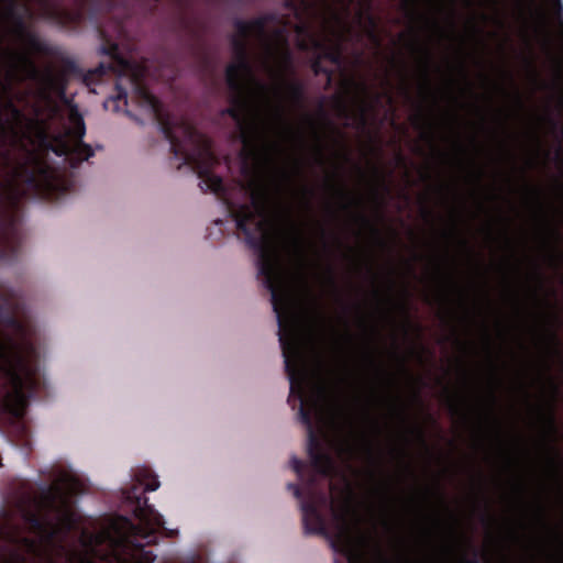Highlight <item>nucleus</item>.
<instances>
[{"label":"nucleus","mask_w":563,"mask_h":563,"mask_svg":"<svg viewBox=\"0 0 563 563\" xmlns=\"http://www.w3.org/2000/svg\"><path fill=\"white\" fill-rule=\"evenodd\" d=\"M548 121H549V123H550L554 129H556V128H558L559 122H558L554 118L549 117V118H548Z\"/></svg>","instance_id":"ea45409f"},{"label":"nucleus","mask_w":563,"mask_h":563,"mask_svg":"<svg viewBox=\"0 0 563 563\" xmlns=\"http://www.w3.org/2000/svg\"><path fill=\"white\" fill-rule=\"evenodd\" d=\"M547 423H548L550 432L552 434H555L558 432V429H556V424H555V417H554L553 410H551L547 415Z\"/></svg>","instance_id":"a878e982"},{"label":"nucleus","mask_w":563,"mask_h":563,"mask_svg":"<svg viewBox=\"0 0 563 563\" xmlns=\"http://www.w3.org/2000/svg\"><path fill=\"white\" fill-rule=\"evenodd\" d=\"M250 36H243L239 32L231 38V46L234 62L225 68V80L229 89H241V80H251L262 91L266 92L268 87L256 79L253 65L250 59L249 48Z\"/></svg>","instance_id":"0eeeda50"},{"label":"nucleus","mask_w":563,"mask_h":563,"mask_svg":"<svg viewBox=\"0 0 563 563\" xmlns=\"http://www.w3.org/2000/svg\"><path fill=\"white\" fill-rule=\"evenodd\" d=\"M336 103H338L341 114H343L344 117H347L349 111H347L346 103L340 98H336Z\"/></svg>","instance_id":"7c9ffc66"},{"label":"nucleus","mask_w":563,"mask_h":563,"mask_svg":"<svg viewBox=\"0 0 563 563\" xmlns=\"http://www.w3.org/2000/svg\"><path fill=\"white\" fill-rule=\"evenodd\" d=\"M466 563H478V560H477V552H475L474 554V558L471 559V560H467Z\"/></svg>","instance_id":"a19ab883"},{"label":"nucleus","mask_w":563,"mask_h":563,"mask_svg":"<svg viewBox=\"0 0 563 563\" xmlns=\"http://www.w3.org/2000/svg\"><path fill=\"white\" fill-rule=\"evenodd\" d=\"M352 202H353V201H351V200H350L349 202L344 203V205H343V208H344V209H350V207H351Z\"/></svg>","instance_id":"09e8293b"},{"label":"nucleus","mask_w":563,"mask_h":563,"mask_svg":"<svg viewBox=\"0 0 563 563\" xmlns=\"http://www.w3.org/2000/svg\"><path fill=\"white\" fill-rule=\"evenodd\" d=\"M13 3H18V0H0V15L4 12L7 7H10Z\"/></svg>","instance_id":"473e14b6"},{"label":"nucleus","mask_w":563,"mask_h":563,"mask_svg":"<svg viewBox=\"0 0 563 563\" xmlns=\"http://www.w3.org/2000/svg\"><path fill=\"white\" fill-rule=\"evenodd\" d=\"M230 91V106L223 110V114L238 126L243 145L240 152L242 173L251 177L247 181H239V192L244 199L242 202L232 199L223 179L212 172L218 158L212 152L211 141L186 119L163 114L156 98L154 106H150L155 111L173 155L181 161L180 165L190 166L197 174L202 192L211 191L222 201L238 231L243 234L245 244L256 254L257 276L271 295L277 332H300L287 272L271 234V217L280 192V181L289 183L291 177L276 166L275 154L280 146L268 140L266 131L257 122L245 80H241V89Z\"/></svg>","instance_id":"f257e3e1"},{"label":"nucleus","mask_w":563,"mask_h":563,"mask_svg":"<svg viewBox=\"0 0 563 563\" xmlns=\"http://www.w3.org/2000/svg\"><path fill=\"white\" fill-rule=\"evenodd\" d=\"M517 102H518V104H519L520 107H522V101H521V99H520V97H519V96L517 97Z\"/></svg>","instance_id":"864d4df0"},{"label":"nucleus","mask_w":563,"mask_h":563,"mask_svg":"<svg viewBox=\"0 0 563 563\" xmlns=\"http://www.w3.org/2000/svg\"><path fill=\"white\" fill-rule=\"evenodd\" d=\"M550 449L552 452V457L550 459L551 464L563 470V457L560 452L553 445H551Z\"/></svg>","instance_id":"412c9836"},{"label":"nucleus","mask_w":563,"mask_h":563,"mask_svg":"<svg viewBox=\"0 0 563 563\" xmlns=\"http://www.w3.org/2000/svg\"><path fill=\"white\" fill-rule=\"evenodd\" d=\"M320 112H321V115H322L323 120L325 121V123L331 125V122L329 121V119H328V117H327V114H325V112L323 110V106L322 104L320 106Z\"/></svg>","instance_id":"58836bf2"},{"label":"nucleus","mask_w":563,"mask_h":563,"mask_svg":"<svg viewBox=\"0 0 563 563\" xmlns=\"http://www.w3.org/2000/svg\"><path fill=\"white\" fill-rule=\"evenodd\" d=\"M27 128L32 131L38 146V153L32 154L33 168L27 170L29 186L36 191L47 190L65 194L68 191V185L59 184L58 172L46 162L45 156L48 153H54L64 157L68 148L67 135L51 133L48 121L40 118L27 120Z\"/></svg>","instance_id":"20e7f679"},{"label":"nucleus","mask_w":563,"mask_h":563,"mask_svg":"<svg viewBox=\"0 0 563 563\" xmlns=\"http://www.w3.org/2000/svg\"><path fill=\"white\" fill-rule=\"evenodd\" d=\"M423 212H424L426 217H428V218L431 217V211L430 210L426 209Z\"/></svg>","instance_id":"8fccbe9b"},{"label":"nucleus","mask_w":563,"mask_h":563,"mask_svg":"<svg viewBox=\"0 0 563 563\" xmlns=\"http://www.w3.org/2000/svg\"><path fill=\"white\" fill-rule=\"evenodd\" d=\"M306 194H308L309 196L312 195V191L310 189H306Z\"/></svg>","instance_id":"5fc2aeb1"},{"label":"nucleus","mask_w":563,"mask_h":563,"mask_svg":"<svg viewBox=\"0 0 563 563\" xmlns=\"http://www.w3.org/2000/svg\"><path fill=\"white\" fill-rule=\"evenodd\" d=\"M379 100V95H376L375 96V102H377Z\"/></svg>","instance_id":"6e6d98bb"},{"label":"nucleus","mask_w":563,"mask_h":563,"mask_svg":"<svg viewBox=\"0 0 563 563\" xmlns=\"http://www.w3.org/2000/svg\"><path fill=\"white\" fill-rule=\"evenodd\" d=\"M296 33L303 37L297 43V46L300 51L308 52L313 49L322 56L323 60H329L335 66L342 65L343 56L339 45L334 47L325 46L319 38L314 36V34L310 31V27L306 24L297 25Z\"/></svg>","instance_id":"9d476101"},{"label":"nucleus","mask_w":563,"mask_h":563,"mask_svg":"<svg viewBox=\"0 0 563 563\" xmlns=\"http://www.w3.org/2000/svg\"><path fill=\"white\" fill-rule=\"evenodd\" d=\"M489 397H490V404H492V406H494L496 404V396H495V394L490 393Z\"/></svg>","instance_id":"c03bdc74"},{"label":"nucleus","mask_w":563,"mask_h":563,"mask_svg":"<svg viewBox=\"0 0 563 563\" xmlns=\"http://www.w3.org/2000/svg\"><path fill=\"white\" fill-rule=\"evenodd\" d=\"M134 479L136 483L124 489L123 495L133 506L132 514L137 523L126 516H117L110 522L109 530L115 547L130 552L140 563H153L156 556L145 547L156 543L158 531H164L166 537H173L175 531L165 528L163 516L143 496L144 492H154L159 487L157 476L144 467L135 472Z\"/></svg>","instance_id":"7ed1b4c3"},{"label":"nucleus","mask_w":563,"mask_h":563,"mask_svg":"<svg viewBox=\"0 0 563 563\" xmlns=\"http://www.w3.org/2000/svg\"><path fill=\"white\" fill-rule=\"evenodd\" d=\"M368 109H369V104L365 101H362L361 106H360V112H358V121L362 126L366 125Z\"/></svg>","instance_id":"4be33fe9"},{"label":"nucleus","mask_w":563,"mask_h":563,"mask_svg":"<svg viewBox=\"0 0 563 563\" xmlns=\"http://www.w3.org/2000/svg\"><path fill=\"white\" fill-rule=\"evenodd\" d=\"M31 15L32 9L30 5L18 0V3L4 9V12L0 15V22L8 24L10 34L19 41L31 31L25 21V18Z\"/></svg>","instance_id":"9b49d317"},{"label":"nucleus","mask_w":563,"mask_h":563,"mask_svg":"<svg viewBox=\"0 0 563 563\" xmlns=\"http://www.w3.org/2000/svg\"><path fill=\"white\" fill-rule=\"evenodd\" d=\"M549 339H550L551 343L554 345L555 352H559V351H558V347H559V343H560V342H559V339H558L556 333H555V332H553V331H551V332L549 333Z\"/></svg>","instance_id":"72a5a7b5"},{"label":"nucleus","mask_w":563,"mask_h":563,"mask_svg":"<svg viewBox=\"0 0 563 563\" xmlns=\"http://www.w3.org/2000/svg\"><path fill=\"white\" fill-rule=\"evenodd\" d=\"M43 499L46 508L56 515L58 525H52L40 515L27 511L25 521L33 530L46 533L49 539H54L59 532L68 533L76 529L79 517L74 509V501L59 485L48 486L43 494Z\"/></svg>","instance_id":"39448f33"},{"label":"nucleus","mask_w":563,"mask_h":563,"mask_svg":"<svg viewBox=\"0 0 563 563\" xmlns=\"http://www.w3.org/2000/svg\"><path fill=\"white\" fill-rule=\"evenodd\" d=\"M13 194L15 195V199H18L19 196H21L20 190L18 188H13Z\"/></svg>","instance_id":"de8ad7c7"},{"label":"nucleus","mask_w":563,"mask_h":563,"mask_svg":"<svg viewBox=\"0 0 563 563\" xmlns=\"http://www.w3.org/2000/svg\"><path fill=\"white\" fill-rule=\"evenodd\" d=\"M405 4H406L410 15H415L416 14L417 0H407Z\"/></svg>","instance_id":"2f4dec72"},{"label":"nucleus","mask_w":563,"mask_h":563,"mask_svg":"<svg viewBox=\"0 0 563 563\" xmlns=\"http://www.w3.org/2000/svg\"><path fill=\"white\" fill-rule=\"evenodd\" d=\"M361 89H362V92H363L364 95H367V93H368V88H367V86H366L365 84H362V85H361Z\"/></svg>","instance_id":"37998d69"},{"label":"nucleus","mask_w":563,"mask_h":563,"mask_svg":"<svg viewBox=\"0 0 563 563\" xmlns=\"http://www.w3.org/2000/svg\"><path fill=\"white\" fill-rule=\"evenodd\" d=\"M63 482L67 483V484H70V478L68 476H64L63 477Z\"/></svg>","instance_id":"3c124183"},{"label":"nucleus","mask_w":563,"mask_h":563,"mask_svg":"<svg viewBox=\"0 0 563 563\" xmlns=\"http://www.w3.org/2000/svg\"><path fill=\"white\" fill-rule=\"evenodd\" d=\"M422 135H423L424 137H427L428 140H430V141H432V140H433V135H432V133H430V132H423V133H422Z\"/></svg>","instance_id":"79ce46f5"},{"label":"nucleus","mask_w":563,"mask_h":563,"mask_svg":"<svg viewBox=\"0 0 563 563\" xmlns=\"http://www.w3.org/2000/svg\"><path fill=\"white\" fill-rule=\"evenodd\" d=\"M358 219L361 220V222L367 227L371 228V230L376 234L378 235V230L371 223V221L364 216V214H358Z\"/></svg>","instance_id":"c85d7f7f"},{"label":"nucleus","mask_w":563,"mask_h":563,"mask_svg":"<svg viewBox=\"0 0 563 563\" xmlns=\"http://www.w3.org/2000/svg\"><path fill=\"white\" fill-rule=\"evenodd\" d=\"M483 521H484L485 523H490V517H489L488 515H486V514H485V515L483 516Z\"/></svg>","instance_id":"49530a36"},{"label":"nucleus","mask_w":563,"mask_h":563,"mask_svg":"<svg viewBox=\"0 0 563 563\" xmlns=\"http://www.w3.org/2000/svg\"><path fill=\"white\" fill-rule=\"evenodd\" d=\"M366 358H367L368 363H369L372 366L377 367L376 362H375V360H374V357H373V354H372L371 352H368V353L366 354Z\"/></svg>","instance_id":"4c0bfd02"},{"label":"nucleus","mask_w":563,"mask_h":563,"mask_svg":"<svg viewBox=\"0 0 563 563\" xmlns=\"http://www.w3.org/2000/svg\"><path fill=\"white\" fill-rule=\"evenodd\" d=\"M274 91L277 96H285L288 102L296 108H302L306 102V88L305 85L296 79H287L284 77L282 80H274Z\"/></svg>","instance_id":"ddd939ff"},{"label":"nucleus","mask_w":563,"mask_h":563,"mask_svg":"<svg viewBox=\"0 0 563 563\" xmlns=\"http://www.w3.org/2000/svg\"><path fill=\"white\" fill-rule=\"evenodd\" d=\"M23 542L29 544V545H31V547L34 545V542L31 539H29V538H23Z\"/></svg>","instance_id":"a18cd8bd"},{"label":"nucleus","mask_w":563,"mask_h":563,"mask_svg":"<svg viewBox=\"0 0 563 563\" xmlns=\"http://www.w3.org/2000/svg\"><path fill=\"white\" fill-rule=\"evenodd\" d=\"M306 120L313 130V135H314L316 143H317L316 144V161L319 165H323L324 164V146H323L322 137L316 128V123H314V120L312 119V117L309 114H306Z\"/></svg>","instance_id":"dca6fc26"},{"label":"nucleus","mask_w":563,"mask_h":563,"mask_svg":"<svg viewBox=\"0 0 563 563\" xmlns=\"http://www.w3.org/2000/svg\"><path fill=\"white\" fill-rule=\"evenodd\" d=\"M71 128L66 129L59 134L67 135V151L64 154L65 159L71 168H77L84 161H88L95 155L93 148L85 143L86 125L82 117L74 112L70 114Z\"/></svg>","instance_id":"6e6552de"},{"label":"nucleus","mask_w":563,"mask_h":563,"mask_svg":"<svg viewBox=\"0 0 563 563\" xmlns=\"http://www.w3.org/2000/svg\"><path fill=\"white\" fill-rule=\"evenodd\" d=\"M364 450L367 454V456L372 460V461H375V456H374V452H373V445L369 441H365V444H364Z\"/></svg>","instance_id":"c756f323"},{"label":"nucleus","mask_w":563,"mask_h":563,"mask_svg":"<svg viewBox=\"0 0 563 563\" xmlns=\"http://www.w3.org/2000/svg\"><path fill=\"white\" fill-rule=\"evenodd\" d=\"M0 300H2V294L0 292Z\"/></svg>","instance_id":"bf43d9fd"},{"label":"nucleus","mask_w":563,"mask_h":563,"mask_svg":"<svg viewBox=\"0 0 563 563\" xmlns=\"http://www.w3.org/2000/svg\"><path fill=\"white\" fill-rule=\"evenodd\" d=\"M412 123L416 129L424 130L427 122L423 113L419 112L418 114H416L413 117Z\"/></svg>","instance_id":"b1692460"},{"label":"nucleus","mask_w":563,"mask_h":563,"mask_svg":"<svg viewBox=\"0 0 563 563\" xmlns=\"http://www.w3.org/2000/svg\"><path fill=\"white\" fill-rule=\"evenodd\" d=\"M341 452L351 460L356 455V446L351 440H346L341 446Z\"/></svg>","instance_id":"6ab92c4d"},{"label":"nucleus","mask_w":563,"mask_h":563,"mask_svg":"<svg viewBox=\"0 0 563 563\" xmlns=\"http://www.w3.org/2000/svg\"><path fill=\"white\" fill-rule=\"evenodd\" d=\"M366 21H367V23L369 25V31H368L369 37L373 41H375L376 43H378V37L376 35V32H375L376 26H377V21H376L375 16L373 14L368 13L366 15Z\"/></svg>","instance_id":"aec40b11"},{"label":"nucleus","mask_w":563,"mask_h":563,"mask_svg":"<svg viewBox=\"0 0 563 563\" xmlns=\"http://www.w3.org/2000/svg\"><path fill=\"white\" fill-rule=\"evenodd\" d=\"M330 187L332 189H334L340 195L341 198H343V199L350 198V192L347 191V189L345 188V186L343 184H340L336 186L331 183Z\"/></svg>","instance_id":"393cba45"},{"label":"nucleus","mask_w":563,"mask_h":563,"mask_svg":"<svg viewBox=\"0 0 563 563\" xmlns=\"http://www.w3.org/2000/svg\"><path fill=\"white\" fill-rule=\"evenodd\" d=\"M22 244L15 219L0 206V260H14Z\"/></svg>","instance_id":"1a4fd4ad"},{"label":"nucleus","mask_w":563,"mask_h":563,"mask_svg":"<svg viewBox=\"0 0 563 563\" xmlns=\"http://www.w3.org/2000/svg\"><path fill=\"white\" fill-rule=\"evenodd\" d=\"M450 410L454 415L459 413L460 411L457 404L452 398H450Z\"/></svg>","instance_id":"c9c22d12"},{"label":"nucleus","mask_w":563,"mask_h":563,"mask_svg":"<svg viewBox=\"0 0 563 563\" xmlns=\"http://www.w3.org/2000/svg\"><path fill=\"white\" fill-rule=\"evenodd\" d=\"M0 322L15 334L0 340V373L7 387L4 401L14 416L21 417L43 385L40 352L33 329L14 313L0 312Z\"/></svg>","instance_id":"f03ea898"},{"label":"nucleus","mask_w":563,"mask_h":563,"mask_svg":"<svg viewBox=\"0 0 563 563\" xmlns=\"http://www.w3.org/2000/svg\"><path fill=\"white\" fill-rule=\"evenodd\" d=\"M342 525L338 528L334 537L331 539V547L334 551L344 555H350L353 552V540L349 527L345 523L344 517L338 515Z\"/></svg>","instance_id":"2eb2a0df"},{"label":"nucleus","mask_w":563,"mask_h":563,"mask_svg":"<svg viewBox=\"0 0 563 563\" xmlns=\"http://www.w3.org/2000/svg\"><path fill=\"white\" fill-rule=\"evenodd\" d=\"M423 55H424V62H423V80L424 85L423 88L426 90L430 89V77H429V66L431 63V53L428 48H423Z\"/></svg>","instance_id":"a211bd4d"},{"label":"nucleus","mask_w":563,"mask_h":563,"mask_svg":"<svg viewBox=\"0 0 563 563\" xmlns=\"http://www.w3.org/2000/svg\"><path fill=\"white\" fill-rule=\"evenodd\" d=\"M540 516L543 517V510L539 509Z\"/></svg>","instance_id":"4d7b16f0"},{"label":"nucleus","mask_w":563,"mask_h":563,"mask_svg":"<svg viewBox=\"0 0 563 563\" xmlns=\"http://www.w3.org/2000/svg\"><path fill=\"white\" fill-rule=\"evenodd\" d=\"M277 20V15L274 13H265L257 18H254L250 21H244L241 19H236L233 23L234 29L243 36L255 35L263 43V48L266 46V43H271L272 41L267 35V25Z\"/></svg>","instance_id":"f8f14e48"},{"label":"nucleus","mask_w":563,"mask_h":563,"mask_svg":"<svg viewBox=\"0 0 563 563\" xmlns=\"http://www.w3.org/2000/svg\"><path fill=\"white\" fill-rule=\"evenodd\" d=\"M322 62V56L317 53L311 60V70L316 76L324 75L327 77V85L329 86L332 82L333 70L323 66Z\"/></svg>","instance_id":"f3484780"},{"label":"nucleus","mask_w":563,"mask_h":563,"mask_svg":"<svg viewBox=\"0 0 563 563\" xmlns=\"http://www.w3.org/2000/svg\"><path fill=\"white\" fill-rule=\"evenodd\" d=\"M327 279L329 285L332 287V289L335 291V294H339V286L335 277V273L332 266L328 267L327 271Z\"/></svg>","instance_id":"5701e85b"},{"label":"nucleus","mask_w":563,"mask_h":563,"mask_svg":"<svg viewBox=\"0 0 563 563\" xmlns=\"http://www.w3.org/2000/svg\"><path fill=\"white\" fill-rule=\"evenodd\" d=\"M275 115L279 123L286 124L285 110L282 106L276 108Z\"/></svg>","instance_id":"cd10ccee"},{"label":"nucleus","mask_w":563,"mask_h":563,"mask_svg":"<svg viewBox=\"0 0 563 563\" xmlns=\"http://www.w3.org/2000/svg\"><path fill=\"white\" fill-rule=\"evenodd\" d=\"M274 42L266 43L262 66L273 80H282L286 73L292 71L294 56L289 48L287 29L277 26L273 31Z\"/></svg>","instance_id":"423d86ee"},{"label":"nucleus","mask_w":563,"mask_h":563,"mask_svg":"<svg viewBox=\"0 0 563 563\" xmlns=\"http://www.w3.org/2000/svg\"><path fill=\"white\" fill-rule=\"evenodd\" d=\"M19 41L25 45L27 51H18V49L4 47L3 44H1V46L4 51H9V52H13V53H25V54H29L31 57H32L31 53L45 54L48 52L46 44L43 43L41 41V38L38 37V35L33 31H30L29 33H26ZM0 43H2L1 40H0ZM0 68L3 70V79L0 80V87L2 88V84L5 82V66L0 63Z\"/></svg>","instance_id":"4468645a"},{"label":"nucleus","mask_w":563,"mask_h":563,"mask_svg":"<svg viewBox=\"0 0 563 563\" xmlns=\"http://www.w3.org/2000/svg\"><path fill=\"white\" fill-rule=\"evenodd\" d=\"M461 243L463 244V246L468 247V244H467L466 240H462Z\"/></svg>","instance_id":"603ef678"},{"label":"nucleus","mask_w":563,"mask_h":563,"mask_svg":"<svg viewBox=\"0 0 563 563\" xmlns=\"http://www.w3.org/2000/svg\"><path fill=\"white\" fill-rule=\"evenodd\" d=\"M420 442L423 444V445H427L426 444V439H424V434H423V431L420 429V428H416L415 429Z\"/></svg>","instance_id":"e433bc0d"},{"label":"nucleus","mask_w":563,"mask_h":563,"mask_svg":"<svg viewBox=\"0 0 563 563\" xmlns=\"http://www.w3.org/2000/svg\"><path fill=\"white\" fill-rule=\"evenodd\" d=\"M318 228H319V232H320V235H321V239L323 241V245L325 249H329V243H328V230L324 228V225L318 223Z\"/></svg>","instance_id":"bb28decb"},{"label":"nucleus","mask_w":563,"mask_h":563,"mask_svg":"<svg viewBox=\"0 0 563 563\" xmlns=\"http://www.w3.org/2000/svg\"><path fill=\"white\" fill-rule=\"evenodd\" d=\"M399 415L404 418V411L402 410L399 411Z\"/></svg>","instance_id":"13d9d810"},{"label":"nucleus","mask_w":563,"mask_h":563,"mask_svg":"<svg viewBox=\"0 0 563 563\" xmlns=\"http://www.w3.org/2000/svg\"><path fill=\"white\" fill-rule=\"evenodd\" d=\"M117 89H118V99H125L128 93L124 89H122L121 84L117 82Z\"/></svg>","instance_id":"f704fd0d"}]
</instances>
